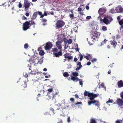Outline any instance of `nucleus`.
<instances>
[{
    "label": "nucleus",
    "instance_id": "nucleus-1",
    "mask_svg": "<svg viewBox=\"0 0 123 123\" xmlns=\"http://www.w3.org/2000/svg\"><path fill=\"white\" fill-rule=\"evenodd\" d=\"M88 97H89V99L91 100L89 101L88 102V104L89 105H90L92 104H95V106L98 107L99 106V102L97 101L96 100H93L94 99L96 98L97 96H99V94H94L93 93H90L88 95Z\"/></svg>",
    "mask_w": 123,
    "mask_h": 123
},
{
    "label": "nucleus",
    "instance_id": "nucleus-2",
    "mask_svg": "<svg viewBox=\"0 0 123 123\" xmlns=\"http://www.w3.org/2000/svg\"><path fill=\"white\" fill-rule=\"evenodd\" d=\"M112 20V18L110 16H105L104 18L103 19L101 18L100 19V21H103V22L106 25H108L110 23Z\"/></svg>",
    "mask_w": 123,
    "mask_h": 123
},
{
    "label": "nucleus",
    "instance_id": "nucleus-3",
    "mask_svg": "<svg viewBox=\"0 0 123 123\" xmlns=\"http://www.w3.org/2000/svg\"><path fill=\"white\" fill-rule=\"evenodd\" d=\"M64 22L62 20H58L56 24V28L57 29L62 27L64 25Z\"/></svg>",
    "mask_w": 123,
    "mask_h": 123
},
{
    "label": "nucleus",
    "instance_id": "nucleus-4",
    "mask_svg": "<svg viewBox=\"0 0 123 123\" xmlns=\"http://www.w3.org/2000/svg\"><path fill=\"white\" fill-rule=\"evenodd\" d=\"M100 33L98 32L97 31H95L92 34V36H91L92 39H93V41H94V40L96 39V38L97 39L100 36Z\"/></svg>",
    "mask_w": 123,
    "mask_h": 123
},
{
    "label": "nucleus",
    "instance_id": "nucleus-5",
    "mask_svg": "<svg viewBox=\"0 0 123 123\" xmlns=\"http://www.w3.org/2000/svg\"><path fill=\"white\" fill-rule=\"evenodd\" d=\"M28 23V21H27L23 24V29L24 31H26L29 28L30 26Z\"/></svg>",
    "mask_w": 123,
    "mask_h": 123
},
{
    "label": "nucleus",
    "instance_id": "nucleus-6",
    "mask_svg": "<svg viewBox=\"0 0 123 123\" xmlns=\"http://www.w3.org/2000/svg\"><path fill=\"white\" fill-rule=\"evenodd\" d=\"M31 2H29L27 0H25L24 2V5L25 7V10H26L31 5Z\"/></svg>",
    "mask_w": 123,
    "mask_h": 123
},
{
    "label": "nucleus",
    "instance_id": "nucleus-7",
    "mask_svg": "<svg viewBox=\"0 0 123 123\" xmlns=\"http://www.w3.org/2000/svg\"><path fill=\"white\" fill-rule=\"evenodd\" d=\"M52 47V43L49 42L47 43L46 45L44 47L45 49L46 50H49Z\"/></svg>",
    "mask_w": 123,
    "mask_h": 123
},
{
    "label": "nucleus",
    "instance_id": "nucleus-8",
    "mask_svg": "<svg viewBox=\"0 0 123 123\" xmlns=\"http://www.w3.org/2000/svg\"><path fill=\"white\" fill-rule=\"evenodd\" d=\"M116 104L120 107L123 105V100L121 99L118 98L116 100Z\"/></svg>",
    "mask_w": 123,
    "mask_h": 123
},
{
    "label": "nucleus",
    "instance_id": "nucleus-9",
    "mask_svg": "<svg viewBox=\"0 0 123 123\" xmlns=\"http://www.w3.org/2000/svg\"><path fill=\"white\" fill-rule=\"evenodd\" d=\"M116 8L117 13H121L123 12V8L121 6H118Z\"/></svg>",
    "mask_w": 123,
    "mask_h": 123
},
{
    "label": "nucleus",
    "instance_id": "nucleus-10",
    "mask_svg": "<svg viewBox=\"0 0 123 123\" xmlns=\"http://www.w3.org/2000/svg\"><path fill=\"white\" fill-rule=\"evenodd\" d=\"M106 12V9L105 8H100L98 11L99 14H103L104 13Z\"/></svg>",
    "mask_w": 123,
    "mask_h": 123
},
{
    "label": "nucleus",
    "instance_id": "nucleus-11",
    "mask_svg": "<svg viewBox=\"0 0 123 123\" xmlns=\"http://www.w3.org/2000/svg\"><path fill=\"white\" fill-rule=\"evenodd\" d=\"M117 85L119 88L123 87V81L122 80L118 81L117 82Z\"/></svg>",
    "mask_w": 123,
    "mask_h": 123
},
{
    "label": "nucleus",
    "instance_id": "nucleus-12",
    "mask_svg": "<svg viewBox=\"0 0 123 123\" xmlns=\"http://www.w3.org/2000/svg\"><path fill=\"white\" fill-rule=\"evenodd\" d=\"M56 44L57 47L59 49H61L62 48L61 44V43L60 41H58L56 43Z\"/></svg>",
    "mask_w": 123,
    "mask_h": 123
},
{
    "label": "nucleus",
    "instance_id": "nucleus-13",
    "mask_svg": "<svg viewBox=\"0 0 123 123\" xmlns=\"http://www.w3.org/2000/svg\"><path fill=\"white\" fill-rule=\"evenodd\" d=\"M71 79L73 81H75L76 80H77L78 81L79 80H80V79H78V78L77 77H74L73 76L71 75Z\"/></svg>",
    "mask_w": 123,
    "mask_h": 123
},
{
    "label": "nucleus",
    "instance_id": "nucleus-14",
    "mask_svg": "<svg viewBox=\"0 0 123 123\" xmlns=\"http://www.w3.org/2000/svg\"><path fill=\"white\" fill-rule=\"evenodd\" d=\"M85 57L87 60L90 61L92 58V56L91 55L88 54V56H85Z\"/></svg>",
    "mask_w": 123,
    "mask_h": 123
},
{
    "label": "nucleus",
    "instance_id": "nucleus-15",
    "mask_svg": "<svg viewBox=\"0 0 123 123\" xmlns=\"http://www.w3.org/2000/svg\"><path fill=\"white\" fill-rule=\"evenodd\" d=\"M110 13H117V11H116V8H113L111 9L110 11Z\"/></svg>",
    "mask_w": 123,
    "mask_h": 123
},
{
    "label": "nucleus",
    "instance_id": "nucleus-16",
    "mask_svg": "<svg viewBox=\"0 0 123 123\" xmlns=\"http://www.w3.org/2000/svg\"><path fill=\"white\" fill-rule=\"evenodd\" d=\"M67 54H64V56L66 58H67L68 60H71L73 59V56H68Z\"/></svg>",
    "mask_w": 123,
    "mask_h": 123
},
{
    "label": "nucleus",
    "instance_id": "nucleus-17",
    "mask_svg": "<svg viewBox=\"0 0 123 123\" xmlns=\"http://www.w3.org/2000/svg\"><path fill=\"white\" fill-rule=\"evenodd\" d=\"M39 52V54H44V52L43 50H42L40 48H39L37 50Z\"/></svg>",
    "mask_w": 123,
    "mask_h": 123
},
{
    "label": "nucleus",
    "instance_id": "nucleus-18",
    "mask_svg": "<svg viewBox=\"0 0 123 123\" xmlns=\"http://www.w3.org/2000/svg\"><path fill=\"white\" fill-rule=\"evenodd\" d=\"M36 55L37 54H34L31 57L32 58H33V59H37V58H38L37 56H38V55H40L41 56H43L44 54H37V55Z\"/></svg>",
    "mask_w": 123,
    "mask_h": 123
},
{
    "label": "nucleus",
    "instance_id": "nucleus-19",
    "mask_svg": "<svg viewBox=\"0 0 123 123\" xmlns=\"http://www.w3.org/2000/svg\"><path fill=\"white\" fill-rule=\"evenodd\" d=\"M28 23L30 26L33 25H35L34 22L33 21H28Z\"/></svg>",
    "mask_w": 123,
    "mask_h": 123
},
{
    "label": "nucleus",
    "instance_id": "nucleus-20",
    "mask_svg": "<svg viewBox=\"0 0 123 123\" xmlns=\"http://www.w3.org/2000/svg\"><path fill=\"white\" fill-rule=\"evenodd\" d=\"M111 45L114 46V48H115V46H116L117 44V43L115 41L113 40L111 43Z\"/></svg>",
    "mask_w": 123,
    "mask_h": 123
},
{
    "label": "nucleus",
    "instance_id": "nucleus-21",
    "mask_svg": "<svg viewBox=\"0 0 123 123\" xmlns=\"http://www.w3.org/2000/svg\"><path fill=\"white\" fill-rule=\"evenodd\" d=\"M72 74L73 75V76L77 77V76L79 75V74L78 73L76 72H73L72 73Z\"/></svg>",
    "mask_w": 123,
    "mask_h": 123
},
{
    "label": "nucleus",
    "instance_id": "nucleus-22",
    "mask_svg": "<svg viewBox=\"0 0 123 123\" xmlns=\"http://www.w3.org/2000/svg\"><path fill=\"white\" fill-rule=\"evenodd\" d=\"M123 119L122 120H117L115 122V123H123Z\"/></svg>",
    "mask_w": 123,
    "mask_h": 123
},
{
    "label": "nucleus",
    "instance_id": "nucleus-23",
    "mask_svg": "<svg viewBox=\"0 0 123 123\" xmlns=\"http://www.w3.org/2000/svg\"><path fill=\"white\" fill-rule=\"evenodd\" d=\"M63 76L65 77H67L69 76L68 73L67 72H65L63 73Z\"/></svg>",
    "mask_w": 123,
    "mask_h": 123
},
{
    "label": "nucleus",
    "instance_id": "nucleus-24",
    "mask_svg": "<svg viewBox=\"0 0 123 123\" xmlns=\"http://www.w3.org/2000/svg\"><path fill=\"white\" fill-rule=\"evenodd\" d=\"M107 41V40H106V39H105L104 40V41H103L101 43V44H100L99 45H98V46H102V45H103L104 43H105Z\"/></svg>",
    "mask_w": 123,
    "mask_h": 123
},
{
    "label": "nucleus",
    "instance_id": "nucleus-25",
    "mask_svg": "<svg viewBox=\"0 0 123 123\" xmlns=\"http://www.w3.org/2000/svg\"><path fill=\"white\" fill-rule=\"evenodd\" d=\"M90 93V92L88 93L87 91H86L84 92V96H88V95Z\"/></svg>",
    "mask_w": 123,
    "mask_h": 123
},
{
    "label": "nucleus",
    "instance_id": "nucleus-26",
    "mask_svg": "<svg viewBox=\"0 0 123 123\" xmlns=\"http://www.w3.org/2000/svg\"><path fill=\"white\" fill-rule=\"evenodd\" d=\"M90 123H96V122L95 120L93 119H91L90 120Z\"/></svg>",
    "mask_w": 123,
    "mask_h": 123
},
{
    "label": "nucleus",
    "instance_id": "nucleus-27",
    "mask_svg": "<svg viewBox=\"0 0 123 123\" xmlns=\"http://www.w3.org/2000/svg\"><path fill=\"white\" fill-rule=\"evenodd\" d=\"M101 28L102 30L104 31H106L107 30V28L105 26H102L101 27Z\"/></svg>",
    "mask_w": 123,
    "mask_h": 123
},
{
    "label": "nucleus",
    "instance_id": "nucleus-28",
    "mask_svg": "<svg viewBox=\"0 0 123 123\" xmlns=\"http://www.w3.org/2000/svg\"><path fill=\"white\" fill-rule=\"evenodd\" d=\"M37 16V14L36 13H34L32 16V19H35L36 18V17Z\"/></svg>",
    "mask_w": 123,
    "mask_h": 123
},
{
    "label": "nucleus",
    "instance_id": "nucleus-29",
    "mask_svg": "<svg viewBox=\"0 0 123 123\" xmlns=\"http://www.w3.org/2000/svg\"><path fill=\"white\" fill-rule=\"evenodd\" d=\"M119 23L120 25H122L123 24V18L119 20Z\"/></svg>",
    "mask_w": 123,
    "mask_h": 123
},
{
    "label": "nucleus",
    "instance_id": "nucleus-30",
    "mask_svg": "<svg viewBox=\"0 0 123 123\" xmlns=\"http://www.w3.org/2000/svg\"><path fill=\"white\" fill-rule=\"evenodd\" d=\"M67 42L68 44H70L72 42V40L70 39H69L68 40Z\"/></svg>",
    "mask_w": 123,
    "mask_h": 123
},
{
    "label": "nucleus",
    "instance_id": "nucleus-31",
    "mask_svg": "<svg viewBox=\"0 0 123 123\" xmlns=\"http://www.w3.org/2000/svg\"><path fill=\"white\" fill-rule=\"evenodd\" d=\"M52 49V51L55 53H56L57 51L58 50L56 48H53Z\"/></svg>",
    "mask_w": 123,
    "mask_h": 123
},
{
    "label": "nucleus",
    "instance_id": "nucleus-32",
    "mask_svg": "<svg viewBox=\"0 0 123 123\" xmlns=\"http://www.w3.org/2000/svg\"><path fill=\"white\" fill-rule=\"evenodd\" d=\"M114 102L113 101V100L112 99L110 100V99L109 100L107 101L106 102V103H113Z\"/></svg>",
    "mask_w": 123,
    "mask_h": 123
},
{
    "label": "nucleus",
    "instance_id": "nucleus-33",
    "mask_svg": "<svg viewBox=\"0 0 123 123\" xmlns=\"http://www.w3.org/2000/svg\"><path fill=\"white\" fill-rule=\"evenodd\" d=\"M28 47V45L27 43H25L24 45V48L25 49H27Z\"/></svg>",
    "mask_w": 123,
    "mask_h": 123
},
{
    "label": "nucleus",
    "instance_id": "nucleus-34",
    "mask_svg": "<svg viewBox=\"0 0 123 123\" xmlns=\"http://www.w3.org/2000/svg\"><path fill=\"white\" fill-rule=\"evenodd\" d=\"M104 87V84L103 83H102L100 85H99V88H100L101 87L103 88Z\"/></svg>",
    "mask_w": 123,
    "mask_h": 123
},
{
    "label": "nucleus",
    "instance_id": "nucleus-35",
    "mask_svg": "<svg viewBox=\"0 0 123 123\" xmlns=\"http://www.w3.org/2000/svg\"><path fill=\"white\" fill-rule=\"evenodd\" d=\"M97 61L96 59L94 58L93 59L91 60V62L92 63H94L96 62Z\"/></svg>",
    "mask_w": 123,
    "mask_h": 123
},
{
    "label": "nucleus",
    "instance_id": "nucleus-36",
    "mask_svg": "<svg viewBox=\"0 0 123 123\" xmlns=\"http://www.w3.org/2000/svg\"><path fill=\"white\" fill-rule=\"evenodd\" d=\"M33 71H31L29 73H28V74H31L34 75H36V73H35L33 72Z\"/></svg>",
    "mask_w": 123,
    "mask_h": 123
},
{
    "label": "nucleus",
    "instance_id": "nucleus-37",
    "mask_svg": "<svg viewBox=\"0 0 123 123\" xmlns=\"http://www.w3.org/2000/svg\"><path fill=\"white\" fill-rule=\"evenodd\" d=\"M47 14L46 12H44L43 15H42L41 16V18H42L44 16H47Z\"/></svg>",
    "mask_w": 123,
    "mask_h": 123
},
{
    "label": "nucleus",
    "instance_id": "nucleus-38",
    "mask_svg": "<svg viewBox=\"0 0 123 123\" xmlns=\"http://www.w3.org/2000/svg\"><path fill=\"white\" fill-rule=\"evenodd\" d=\"M71 12H72V14H69V16L71 18H73L74 17V15H73V13L72 12V11Z\"/></svg>",
    "mask_w": 123,
    "mask_h": 123
},
{
    "label": "nucleus",
    "instance_id": "nucleus-39",
    "mask_svg": "<svg viewBox=\"0 0 123 123\" xmlns=\"http://www.w3.org/2000/svg\"><path fill=\"white\" fill-rule=\"evenodd\" d=\"M77 65H79V66H81L82 67V65H81V63L80 62H79L77 64Z\"/></svg>",
    "mask_w": 123,
    "mask_h": 123
},
{
    "label": "nucleus",
    "instance_id": "nucleus-40",
    "mask_svg": "<svg viewBox=\"0 0 123 123\" xmlns=\"http://www.w3.org/2000/svg\"><path fill=\"white\" fill-rule=\"evenodd\" d=\"M62 54H54V56H55L56 57H59V55H62Z\"/></svg>",
    "mask_w": 123,
    "mask_h": 123
},
{
    "label": "nucleus",
    "instance_id": "nucleus-41",
    "mask_svg": "<svg viewBox=\"0 0 123 123\" xmlns=\"http://www.w3.org/2000/svg\"><path fill=\"white\" fill-rule=\"evenodd\" d=\"M53 89L52 88L49 89L47 90V91L49 92H52L53 91Z\"/></svg>",
    "mask_w": 123,
    "mask_h": 123
},
{
    "label": "nucleus",
    "instance_id": "nucleus-42",
    "mask_svg": "<svg viewBox=\"0 0 123 123\" xmlns=\"http://www.w3.org/2000/svg\"><path fill=\"white\" fill-rule=\"evenodd\" d=\"M67 121L68 123H69L70 122V117H68L67 119Z\"/></svg>",
    "mask_w": 123,
    "mask_h": 123
},
{
    "label": "nucleus",
    "instance_id": "nucleus-43",
    "mask_svg": "<svg viewBox=\"0 0 123 123\" xmlns=\"http://www.w3.org/2000/svg\"><path fill=\"white\" fill-rule=\"evenodd\" d=\"M50 109L52 111V112H53V114H55V113H54V109L52 108H50Z\"/></svg>",
    "mask_w": 123,
    "mask_h": 123
},
{
    "label": "nucleus",
    "instance_id": "nucleus-44",
    "mask_svg": "<svg viewBox=\"0 0 123 123\" xmlns=\"http://www.w3.org/2000/svg\"><path fill=\"white\" fill-rule=\"evenodd\" d=\"M70 100L72 102H74V99L73 98H71L70 99Z\"/></svg>",
    "mask_w": 123,
    "mask_h": 123
},
{
    "label": "nucleus",
    "instance_id": "nucleus-45",
    "mask_svg": "<svg viewBox=\"0 0 123 123\" xmlns=\"http://www.w3.org/2000/svg\"><path fill=\"white\" fill-rule=\"evenodd\" d=\"M82 102H78L75 104V105H81Z\"/></svg>",
    "mask_w": 123,
    "mask_h": 123
},
{
    "label": "nucleus",
    "instance_id": "nucleus-46",
    "mask_svg": "<svg viewBox=\"0 0 123 123\" xmlns=\"http://www.w3.org/2000/svg\"><path fill=\"white\" fill-rule=\"evenodd\" d=\"M121 16H119L117 17V20H118L119 21V20H120L121 19Z\"/></svg>",
    "mask_w": 123,
    "mask_h": 123
},
{
    "label": "nucleus",
    "instance_id": "nucleus-47",
    "mask_svg": "<svg viewBox=\"0 0 123 123\" xmlns=\"http://www.w3.org/2000/svg\"><path fill=\"white\" fill-rule=\"evenodd\" d=\"M37 82V81L36 80H32L31 81L32 83L33 84H34V83H36Z\"/></svg>",
    "mask_w": 123,
    "mask_h": 123
},
{
    "label": "nucleus",
    "instance_id": "nucleus-48",
    "mask_svg": "<svg viewBox=\"0 0 123 123\" xmlns=\"http://www.w3.org/2000/svg\"><path fill=\"white\" fill-rule=\"evenodd\" d=\"M82 10V9L81 8L79 7L78 9V12H81Z\"/></svg>",
    "mask_w": 123,
    "mask_h": 123
},
{
    "label": "nucleus",
    "instance_id": "nucleus-49",
    "mask_svg": "<svg viewBox=\"0 0 123 123\" xmlns=\"http://www.w3.org/2000/svg\"><path fill=\"white\" fill-rule=\"evenodd\" d=\"M82 67L81 66H79V67L77 68L76 69V70L77 71L80 69Z\"/></svg>",
    "mask_w": 123,
    "mask_h": 123
},
{
    "label": "nucleus",
    "instance_id": "nucleus-50",
    "mask_svg": "<svg viewBox=\"0 0 123 123\" xmlns=\"http://www.w3.org/2000/svg\"><path fill=\"white\" fill-rule=\"evenodd\" d=\"M80 80L79 81V83L80 84L81 86H82L83 85V83L82 82V81L81 80V81Z\"/></svg>",
    "mask_w": 123,
    "mask_h": 123
},
{
    "label": "nucleus",
    "instance_id": "nucleus-51",
    "mask_svg": "<svg viewBox=\"0 0 123 123\" xmlns=\"http://www.w3.org/2000/svg\"><path fill=\"white\" fill-rule=\"evenodd\" d=\"M80 61H81L83 59V55L82 54H81V55H80Z\"/></svg>",
    "mask_w": 123,
    "mask_h": 123
},
{
    "label": "nucleus",
    "instance_id": "nucleus-52",
    "mask_svg": "<svg viewBox=\"0 0 123 123\" xmlns=\"http://www.w3.org/2000/svg\"><path fill=\"white\" fill-rule=\"evenodd\" d=\"M18 6L19 7V8H20L22 7V5L20 2L19 3L18 5Z\"/></svg>",
    "mask_w": 123,
    "mask_h": 123
},
{
    "label": "nucleus",
    "instance_id": "nucleus-53",
    "mask_svg": "<svg viewBox=\"0 0 123 123\" xmlns=\"http://www.w3.org/2000/svg\"><path fill=\"white\" fill-rule=\"evenodd\" d=\"M22 19L23 20H25V19H27V18H26V17H25V16H22Z\"/></svg>",
    "mask_w": 123,
    "mask_h": 123
},
{
    "label": "nucleus",
    "instance_id": "nucleus-54",
    "mask_svg": "<svg viewBox=\"0 0 123 123\" xmlns=\"http://www.w3.org/2000/svg\"><path fill=\"white\" fill-rule=\"evenodd\" d=\"M91 18V17L90 16H88L86 18L87 19H88L90 18Z\"/></svg>",
    "mask_w": 123,
    "mask_h": 123
},
{
    "label": "nucleus",
    "instance_id": "nucleus-55",
    "mask_svg": "<svg viewBox=\"0 0 123 123\" xmlns=\"http://www.w3.org/2000/svg\"><path fill=\"white\" fill-rule=\"evenodd\" d=\"M120 95L121 97L123 99V93H121Z\"/></svg>",
    "mask_w": 123,
    "mask_h": 123
},
{
    "label": "nucleus",
    "instance_id": "nucleus-56",
    "mask_svg": "<svg viewBox=\"0 0 123 123\" xmlns=\"http://www.w3.org/2000/svg\"><path fill=\"white\" fill-rule=\"evenodd\" d=\"M24 76L26 78L28 77V74H25L24 75Z\"/></svg>",
    "mask_w": 123,
    "mask_h": 123
},
{
    "label": "nucleus",
    "instance_id": "nucleus-57",
    "mask_svg": "<svg viewBox=\"0 0 123 123\" xmlns=\"http://www.w3.org/2000/svg\"><path fill=\"white\" fill-rule=\"evenodd\" d=\"M91 64V63L90 62H88L87 63V65L88 66L90 65Z\"/></svg>",
    "mask_w": 123,
    "mask_h": 123
},
{
    "label": "nucleus",
    "instance_id": "nucleus-58",
    "mask_svg": "<svg viewBox=\"0 0 123 123\" xmlns=\"http://www.w3.org/2000/svg\"><path fill=\"white\" fill-rule=\"evenodd\" d=\"M54 54H62V52L61 50H60L59 52H58V53H55Z\"/></svg>",
    "mask_w": 123,
    "mask_h": 123
},
{
    "label": "nucleus",
    "instance_id": "nucleus-59",
    "mask_svg": "<svg viewBox=\"0 0 123 123\" xmlns=\"http://www.w3.org/2000/svg\"><path fill=\"white\" fill-rule=\"evenodd\" d=\"M75 97L77 99H78L79 98V97L78 95L77 94H75Z\"/></svg>",
    "mask_w": 123,
    "mask_h": 123
},
{
    "label": "nucleus",
    "instance_id": "nucleus-60",
    "mask_svg": "<svg viewBox=\"0 0 123 123\" xmlns=\"http://www.w3.org/2000/svg\"><path fill=\"white\" fill-rule=\"evenodd\" d=\"M25 15L26 16L28 17L29 16V13L27 12L25 13Z\"/></svg>",
    "mask_w": 123,
    "mask_h": 123
},
{
    "label": "nucleus",
    "instance_id": "nucleus-61",
    "mask_svg": "<svg viewBox=\"0 0 123 123\" xmlns=\"http://www.w3.org/2000/svg\"><path fill=\"white\" fill-rule=\"evenodd\" d=\"M42 21L43 22H45L47 21V20L45 19H42Z\"/></svg>",
    "mask_w": 123,
    "mask_h": 123
},
{
    "label": "nucleus",
    "instance_id": "nucleus-62",
    "mask_svg": "<svg viewBox=\"0 0 123 123\" xmlns=\"http://www.w3.org/2000/svg\"><path fill=\"white\" fill-rule=\"evenodd\" d=\"M120 36L119 35H117V39H118L120 38Z\"/></svg>",
    "mask_w": 123,
    "mask_h": 123
},
{
    "label": "nucleus",
    "instance_id": "nucleus-63",
    "mask_svg": "<svg viewBox=\"0 0 123 123\" xmlns=\"http://www.w3.org/2000/svg\"><path fill=\"white\" fill-rule=\"evenodd\" d=\"M57 123H62V120H61L59 122H58Z\"/></svg>",
    "mask_w": 123,
    "mask_h": 123
},
{
    "label": "nucleus",
    "instance_id": "nucleus-64",
    "mask_svg": "<svg viewBox=\"0 0 123 123\" xmlns=\"http://www.w3.org/2000/svg\"><path fill=\"white\" fill-rule=\"evenodd\" d=\"M89 6H86V9L87 10H88L89 9Z\"/></svg>",
    "mask_w": 123,
    "mask_h": 123
}]
</instances>
